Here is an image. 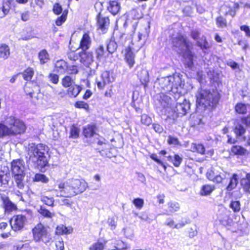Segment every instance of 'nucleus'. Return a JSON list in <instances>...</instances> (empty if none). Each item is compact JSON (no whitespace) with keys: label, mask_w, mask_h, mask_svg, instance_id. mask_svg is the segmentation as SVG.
Wrapping results in <instances>:
<instances>
[{"label":"nucleus","mask_w":250,"mask_h":250,"mask_svg":"<svg viewBox=\"0 0 250 250\" xmlns=\"http://www.w3.org/2000/svg\"><path fill=\"white\" fill-rule=\"evenodd\" d=\"M195 97L197 108L212 111L219 104L221 98V90L216 88L211 90L201 88L198 89Z\"/></svg>","instance_id":"obj_1"},{"label":"nucleus","mask_w":250,"mask_h":250,"mask_svg":"<svg viewBox=\"0 0 250 250\" xmlns=\"http://www.w3.org/2000/svg\"><path fill=\"white\" fill-rule=\"evenodd\" d=\"M58 188L59 190H56L57 197L70 198L83 192L86 188V183L79 179H71L66 184L61 182Z\"/></svg>","instance_id":"obj_2"},{"label":"nucleus","mask_w":250,"mask_h":250,"mask_svg":"<svg viewBox=\"0 0 250 250\" xmlns=\"http://www.w3.org/2000/svg\"><path fill=\"white\" fill-rule=\"evenodd\" d=\"M179 42L182 43L186 48L185 51L182 53L183 57L188 60L187 66L188 68H192L194 65V59L196 56L192 51V44L184 36V35L180 34L175 38H173L171 41V43L174 47H177V44Z\"/></svg>","instance_id":"obj_3"},{"label":"nucleus","mask_w":250,"mask_h":250,"mask_svg":"<svg viewBox=\"0 0 250 250\" xmlns=\"http://www.w3.org/2000/svg\"><path fill=\"white\" fill-rule=\"evenodd\" d=\"M164 85L162 86L167 91H171L173 93L180 95L183 89L184 83L182 82L181 76L179 74H173L163 79Z\"/></svg>","instance_id":"obj_4"},{"label":"nucleus","mask_w":250,"mask_h":250,"mask_svg":"<svg viewBox=\"0 0 250 250\" xmlns=\"http://www.w3.org/2000/svg\"><path fill=\"white\" fill-rule=\"evenodd\" d=\"M33 239L35 242L47 244L52 241V237L47 228L41 222L36 225L31 230Z\"/></svg>","instance_id":"obj_5"},{"label":"nucleus","mask_w":250,"mask_h":250,"mask_svg":"<svg viewBox=\"0 0 250 250\" xmlns=\"http://www.w3.org/2000/svg\"><path fill=\"white\" fill-rule=\"evenodd\" d=\"M8 125L9 136L24 133L26 129V126L22 121L13 117L9 118Z\"/></svg>","instance_id":"obj_6"},{"label":"nucleus","mask_w":250,"mask_h":250,"mask_svg":"<svg viewBox=\"0 0 250 250\" xmlns=\"http://www.w3.org/2000/svg\"><path fill=\"white\" fill-rule=\"evenodd\" d=\"M27 221V219L25 215L15 214L10 219L9 223L14 232H19L23 230Z\"/></svg>","instance_id":"obj_7"},{"label":"nucleus","mask_w":250,"mask_h":250,"mask_svg":"<svg viewBox=\"0 0 250 250\" xmlns=\"http://www.w3.org/2000/svg\"><path fill=\"white\" fill-rule=\"evenodd\" d=\"M96 26L98 30H100L103 34L107 32L110 24L109 16H103L99 13L96 16Z\"/></svg>","instance_id":"obj_8"},{"label":"nucleus","mask_w":250,"mask_h":250,"mask_svg":"<svg viewBox=\"0 0 250 250\" xmlns=\"http://www.w3.org/2000/svg\"><path fill=\"white\" fill-rule=\"evenodd\" d=\"M114 78L108 71L104 72L101 75L100 80H96V83L100 90H103L112 84Z\"/></svg>","instance_id":"obj_9"},{"label":"nucleus","mask_w":250,"mask_h":250,"mask_svg":"<svg viewBox=\"0 0 250 250\" xmlns=\"http://www.w3.org/2000/svg\"><path fill=\"white\" fill-rule=\"evenodd\" d=\"M106 10L113 16L119 14L121 10L119 0H109L107 2Z\"/></svg>","instance_id":"obj_10"},{"label":"nucleus","mask_w":250,"mask_h":250,"mask_svg":"<svg viewBox=\"0 0 250 250\" xmlns=\"http://www.w3.org/2000/svg\"><path fill=\"white\" fill-rule=\"evenodd\" d=\"M80 62L84 65L88 66L94 61L93 53L87 50L81 51L79 53Z\"/></svg>","instance_id":"obj_11"},{"label":"nucleus","mask_w":250,"mask_h":250,"mask_svg":"<svg viewBox=\"0 0 250 250\" xmlns=\"http://www.w3.org/2000/svg\"><path fill=\"white\" fill-rule=\"evenodd\" d=\"M124 60L127 63L129 68H132L135 63V54L132 51V48L130 46H127L125 49Z\"/></svg>","instance_id":"obj_12"},{"label":"nucleus","mask_w":250,"mask_h":250,"mask_svg":"<svg viewBox=\"0 0 250 250\" xmlns=\"http://www.w3.org/2000/svg\"><path fill=\"white\" fill-rule=\"evenodd\" d=\"M94 52L96 58L99 61L105 62L108 58L111 57L103 45H100L95 48Z\"/></svg>","instance_id":"obj_13"},{"label":"nucleus","mask_w":250,"mask_h":250,"mask_svg":"<svg viewBox=\"0 0 250 250\" xmlns=\"http://www.w3.org/2000/svg\"><path fill=\"white\" fill-rule=\"evenodd\" d=\"M23 165L20 159L13 160L11 163V171L12 175L24 174Z\"/></svg>","instance_id":"obj_14"},{"label":"nucleus","mask_w":250,"mask_h":250,"mask_svg":"<svg viewBox=\"0 0 250 250\" xmlns=\"http://www.w3.org/2000/svg\"><path fill=\"white\" fill-rule=\"evenodd\" d=\"M91 44V38L89 35V32L87 31L83 34L80 41L78 49H81V51L87 50L89 49Z\"/></svg>","instance_id":"obj_15"},{"label":"nucleus","mask_w":250,"mask_h":250,"mask_svg":"<svg viewBox=\"0 0 250 250\" xmlns=\"http://www.w3.org/2000/svg\"><path fill=\"white\" fill-rule=\"evenodd\" d=\"M98 127L95 124H88L83 127V134L86 138H91L97 134Z\"/></svg>","instance_id":"obj_16"},{"label":"nucleus","mask_w":250,"mask_h":250,"mask_svg":"<svg viewBox=\"0 0 250 250\" xmlns=\"http://www.w3.org/2000/svg\"><path fill=\"white\" fill-rule=\"evenodd\" d=\"M206 177L210 181H212L215 184H222L225 179V176L223 173H219L215 175L213 170H210L206 173Z\"/></svg>","instance_id":"obj_17"},{"label":"nucleus","mask_w":250,"mask_h":250,"mask_svg":"<svg viewBox=\"0 0 250 250\" xmlns=\"http://www.w3.org/2000/svg\"><path fill=\"white\" fill-rule=\"evenodd\" d=\"M0 200L2 202L3 207L5 212H10L18 209L16 205L12 203L8 197L1 196Z\"/></svg>","instance_id":"obj_18"},{"label":"nucleus","mask_w":250,"mask_h":250,"mask_svg":"<svg viewBox=\"0 0 250 250\" xmlns=\"http://www.w3.org/2000/svg\"><path fill=\"white\" fill-rule=\"evenodd\" d=\"M190 104L189 102L185 100L181 103H177L175 108L176 111L179 116L185 115L190 109Z\"/></svg>","instance_id":"obj_19"},{"label":"nucleus","mask_w":250,"mask_h":250,"mask_svg":"<svg viewBox=\"0 0 250 250\" xmlns=\"http://www.w3.org/2000/svg\"><path fill=\"white\" fill-rule=\"evenodd\" d=\"M248 104L242 103H237L234 106V109L236 114L245 116L248 113Z\"/></svg>","instance_id":"obj_20"},{"label":"nucleus","mask_w":250,"mask_h":250,"mask_svg":"<svg viewBox=\"0 0 250 250\" xmlns=\"http://www.w3.org/2000/svg\"><path fill=\"white\" fill-rule=\"evenodd\" d=\"M13 0H5L2 2V7L0 8V18H2L8 14L13 7Z\"/></svg>","instance_id":"obj_21"},{"label":"nucleus","mask_w":250,"mask_h":250,"mask_svg":"<svg viewBox=\"0 0 250 250\" xmlns=\"http://www.w3.org/2000/svg\"><path fill=\"white\" fill-rule=\"evenodd\" d=\"M73 228L71 227H66L61 224L58 225L55 229V234L57 235H67L72 233Z\"/></svg>","instance_id":"obj_22"},{"label":"nucleus","mask_w":250,"mask_h":250,"mask_svg":"<svg viewBox=\"0 0 250 250\" xmlns=\"http://www.w3.org/2000/svg\"><path fill=\"white\" fill-rule=\"evenodd\" d=\"M11 55L10 48L5 43L0 44V59L6 60L9 58Z\"/></svg>","instance_id":"obj_23"},{"label":"nucleus","mask_w":250,"mask_h":250,"mask_svg":"<svg viewBox=\"0 0 250 250\" xmlns=\"http://www.w3.org/2000/svg\"><path fill=\"white\" fill-rule=\"evenodd\" d=\"M240 185L245 193H250V172L246 173L241 179Z\"/></svg>","instance_id":"obj_24"},{"label":"nucleus","mask_w":250,"mask_h":250,"mask_svg":"<svg viewBox=\"0 0 250 250\" xmlns=\"http://www.w3.org/2000/svg\"><path fill=\"white\" fill-rule=\"evenodd\" d=\"M81 90L82 87L79 85L73 84L67 88L66 94L70 98H75L79 94Z\"/></svg>","instance_id":"obj_25"},{"label":"nucleus","mask_w":250,"mask_h":250,"mask_svg":"<svg viewBox=\"0 0 250 250\" xmlns=\"http://www.w3.org/2000/svg\"><path fill=\"white\" fill-rule=\"evenodd\" d=\"M238 184V175L236 173H233L229 178V184L226 187L228 191H231L235 189Z\"/></svg>","instance_id":"obj_26"},{"label":"nucleus","mask_w":250,"mask_h":250,"mask_svg":"<svg viewBox=\"0 0 250 250\" xmlns=\"http://www.w3.org/2000/svg\"><path fill=\"white\" fill-rule=\"evenodd\" d=\"M38 57L41 64L47 63L50 60L49 54L45 49H42L39 52Z\"/></svg>","instance_id":"obj_27"},{"label":"nucleus","mask_w":250,"mask_h":250,"mask_svg":"<svg viewBox=\"0 0 250 250\" xmlns=\"http://www.w3.org/2000/svg\"><path fill=\"white\" fill-rule=\"evenodd\" d=\"M191 151L194 153L204 155L206 154V148L201 143H192L191 144Z\"/></svg>","instance_id":"obj_28"},{"label":"nucleus","mask_w":250,"mask_h":250,"mask_svg":"<svg viewBox=\"0 0 250 250\" xmlns=\"http://www.w3.org/2000/svg\"><path fill=\"white\" fill-rule=\"evenodd\" d=\"M67 68V63L64 60H58L55 63L54 69L58 73H64L65 72Z\"/></svg>","instance_id":"obj_29"},{"label":"nucleus","mask_w":250,"mask_h":250,"mask_svg":"<svg viewBox=\"0 0 250 250\" xmlns=\"http://www.w3.org/2000/svg\"><path fill=\"white\" fill-rule=\"evenodd\" d=\"M215 189L213 185L206 184L203 185L200 189V194L201 196L209 195Z\"/></svg>","instance_id":"obj_30"},{"label":"nucleus","mask_w":250,"mask_h":250,"mask_svg":"<svg viewBox=\"0 0 250 250\" xmlns=\"http://www.w3.org/2000/svg\"><path fill=\"white\" fill-rule=\"evenodd\" d=\"M232 153L237 156H244L248 153L247 150L241 146L234 145L231 148Z\"/></svg>","instance_id":"obj_31"},{"label":"nucleus","mask_w":250,"mask_h":250,"mask_svg":"<svg viewBox=\"0 0 250 250\" xmlns=\"http://www.w3.org/2000/svg\"><path fill=\"white\" fill-rule=\"evenodd\" d=\"M40 200L46 206L52 208L55 206V199L52 196H48L42 194L41 195Z\"/></svg>","instance_id":"obj_32"},{"label":"nucleus","mask_w":250,"mask_h":250,"mask_svg":"<svg viewBox=\"0 0 250 250\" xmlns=\"http://www.w3.org/2000/svg\"><path fill=\"white\" fill-rule=\"evenodd\" d=\"M25 175V173L12 175L17 187L20 189H23L24 187V178Z\"/></svg>","instance_id":"obj_33"},{"label":"nucleus","mask_w":250,"mask_h":250,"mask_svg":"<svg viewBox=\"0 0 250 250\" xmlns=\"http://www.w3.org/2000/svg\"><path fill=\"white\" fill-rule=\"evenodd\" d=\"M167 158L176 167H179L183 161L182 157L177 154H174L173 156L169 155L167 157Z\"/></svg>","instance_id":"obj_34"},{"label":"nucleus","mask_w":250,"mask_h":250,"mask_svg":"<svg viewBox=\"0 0 250 250\" xmlns=\"http://www.w3.org/2000/svg\"><path fill=\"white\" fill-rule=\"evenodd\" d=\"M22 76L23 79L25 81H30L34 75V69L30 67H28L25 69L23 71L20 73Z\"/></svg>","instance_id":"obj_35"},{"label":"nucleus","mask_w":250,"mask_h":250,"mask_svg":"<svg viewBox=\"0 0 250 250\" xmlns=\"http://www.w3.org/2000/svg\"><path fill=\"white\" fill-rule=\"evenodd\" d=\"M80 133V128L76 125L73 124L70 127L69 138L71 139H77L79 137Z\"/></svg>","instance_id":"obj_36"},{"label":"nucleus","mask_w":250,"mask_h":250,"mask_svg":"<svg viewBox=\"0 0 250 250\" xmlns=\"http://www.w3.org/2000/svg\"><path fill=\"white\" fill-rule=\"evenodd\" d=\"M118 45L114 40H110L106 44V51L110 57L116 51Z\"/></svg>","instance_id":"obj_37"},{"label":"nucleus","mask_w":250,"mask_h":250,"mask_svg":"<svg viewBox=\"0 0 250 250\" xmlns=\"http://www.w3.org/2000/svg\"><path fill=\"white\" fill-rule=\"evenodd\" d=\"M39 213L46 218L51 219L55 215L54 212H51L45 207L41 206L38 210Z\"/></svg>","instance_id":"obj_38"},{"label":"nucleus","mask_w":250,"mask_h":250,"mask_svg":"<svg viewBox=\"0 0 250 250\" xmlns=\"http://www.w3.org/2000/svg\"><path fill=\"white\" fill-rule=\"evenodd\" d=\"M105 244V241L98 240L89 247V250H104Z\"/></svg>","instance_id":"obj_39"},{"label":"nucleus","mask_w":250,"mask_h":250,"mask_svg":"<svg viewBox=\"0 0 250 250\" xmlns=\"http://www.w3.org/2000/svg\"><path fill=\"white\" fill-rule=\"evenodd\" d=\"M61 84L64 88H68L75 83L71 77L66 75L62 79Z\"/></svg>","instance_id":"obj_40"},{"label":"nucleus","mask_w":250,"mask_h":250,"mask_svg":"<svg viewBox=\"0 0 250 250\" xmlns=\"http://www.w3.org/2000/svg\"><path fill=\"white\" fill-rule=\"evenodd\" d=\"M68 13V10H64L62 14L58 17L55 20V24L57 26H61L67 20V15Z\"/></svg>","instance_id":"obj_41"},{"label":"nucleus","mask_w":250,"mask_h":250,"mask_svg":"<svg viewBox=\"0 0 250 250\" xmlns=\"http://www.w3.org/2000/svg\"><path fill=\"white\" fill-rule=\"evenodd\" d=\"M111 250H130V249L126 243L119 240L116 241L114 249Z\"/></svg>","instance_id":"obj_42"},{"label":"nucleus","mask_w":250,"mask_h":250,"mask_svg":"<svg viewBox=\"0 0 250 250\" xmlns=\"http://www.w3.org/2000/svg\"><path fill=\"white\" fill-rule=\"evenodd\" d=\"M45 146L40 144L35 146L33 149V153L37 157L40 155H44Z\"/></svg>","instance_id":"obj_43"},{"label":"nucleus","mask_w":250,"mask_h":250,"mask_svg":"<svg viewBox=\"0 0 250 250\" xmlns=\"http://www.w3.org/2000/svg\"><path fill=\"white\" fill-rule=\"evenodd\" d=\"M196 44L202 50L208 49L209 48V45L205 36H202L199 40L197 41Z\"/></svg>","instance_id":"obj_44"},{"label":"nucleus","mask_w":250,"mask_h":250,"mask_svg":"<svg viewBox=\"0 0 250 250\" xmlns=\"http://www.w3.org/2000/svg\"><path fill=\"white\" fill-rule=\"evenodd\" d=\"M216 25L219 28H227L228 27V22L225 18L221 15L217 16L215 19Z\"/></svg>","instance_id":"obj_45"},{"label":"nucleus","mask_w":250,"mask_h":250,"mask_svg":"<svg viewBox=\"0 0 250 250\" xmlns=\"http://www.w3.org/2000/svg\"><path fill=\"white\" fill-rule=\"evenodd\" d=\"M33 181L34 182H41L42 183H47L49 181V179L43 174L36 173L33 178Z\"/></svg>","instance_id":"obj_46"},{"label":"nucleus","mask_w":250,"mask_h":250,"mask_svg":"<svg viewBox=\"0 0 250 250\" xmlns=\"http://www.w3.org/2000/svg\"><path fill=\"white\" fill-rule=\"evenodd\" d=\"M37 163L38 166L41 168H44L48 165V161L44 155H40L37 157Z\"/></svg>","instance_id":"obj_47"},{"label":"nucleus","mask_w":250,"mask_h":250,"mask_svg":"<svg viewBox=\"0 0 250 250\" xmlns=\"http://www.w3.org/2000/svg\"><path fill=\"white\" fill-rule=\"evenodd\" d=\"M188 223L187 222H181L178 224H175L174 220L172 219H168L165 225L167 226L172 228L179 229L185 226L186 224Z\"/></svg>","instance_id":"obj_48"},{"label":"nucleus","mask_w":250,"mask_h":250,"mask_svg":"<svg viewBox=\"0 0 250 250\" xmlns=\"http://www.w3.org/2000/svg\"><path fill=\"white\" fill-rule=\"evenodd\" d=\"M168 211L170 213H174L179 210L180 208L179 204L177 202H169L167 204Z\"/></svg>","instance_id":"obj_49"},{"label":"nucleus","mask_w":250,"mask_h":250,"mask_svg":"<svg viewBox=\"0 0 250 250\" xmlns=\"http://www.w3.org/2000/svg\"><path fill=\"white\" fill-rule=\"evenodd\" d=\"M233 131L237 137L243 135L246 132V129L241 125L235 126L233 128Z\"/></svg>","instance_id":"obj_50"},{"label":"nucleus","mask_w":250,"mask_h":250,"mask_svg":"<svg viewBox=\"0 0 250 250\" xmlns=\"http://www.w3.org/2000/svg\"><path fill=\"white\" fill-rule=\"evenodd\" d=\"M74 106L76 108L83 109L86 111H88L89 107V104L83 101H78L76 102L74 104Z\"/></svg>","instance_id":"obj_51"},{"label":"nucleus","mask_w":250,"mask_h":250,"mask_svg":"<svg viewBox=\"0 0 250 250\" xmlns=\"http://www.w3.org/2000/svg\"><path fill=\"white\" fill-rule=\"evenodd\" d=\"M167 143L169 145H173L175 146H177L181 145V144L178 139L176 137H173L171 135L168 136Z\"/></svg>","instance_id":"obj_52"},{"label":"nucleus","mask_w":250,"mask_h":250,"mask_svg":"<svg viewBox=\"0 0 250 250\" xmlns=\"http://www.w3.org/2000/svg\"><path fill=\"white\" fill-rule=\"evenodd\" d=\"M34 35L32 30H30L29 31H23L22 34L20 38V40L27 41L32 39Z\"/></svg>","instance_id":"obj_53"},{"label":"nucleus","mask_w":250,"mask_h":250,"mask_svg":"<svg viewBox=\"0 0 250 250\" xmlns=\"http://www.w3.org/2000/svg\"><path fill=\"white\" fill-rule=\"evenodd\" d=\"M241 205L239 201H232L229 204V207L234 212H238L240 210Z\"/></svg>","instance_id":"obj_54"},{"label":"nucleus","mask_w":250,"mask_h":250,"mask_svg":"<svg viewBox=\"0 0 250 250\" xmlns=\"http://www.w3.org/2000/svg\"><path fill=\"white\" fill-rule=\"evenodd\" d=\"M52 11L55 15H59L62 12V7L59 3L56 2L53 5Z\"/></svg>","instance_id":"obj_55"},{"label":"nucleus","mask_w":250,"mask_h":250,"mask_svg":"<svg viewBox=\"0 0 250 250\" xmlns=\"http://www.w3.org/2000/svg\"><path fill=\"white\" fill-rule=\"evenodd\" d=\"M132 203L135 207L139 209H141L144 205V201L140 198H136L133 200Z\"/></svg>","instance_id":"obj_56"},{"label":"nucleus","mask_w":250,"mask_h":250,"mask_svg":"<svg viewBox=\"0 0 250 250\" xmlns=\"http://www.w3.org/2000/svg\"><path fill=\"white\" fill-rule=\"evenodd\" d=\"M49 81L52 83L57 84L59 82V76L55 73H50L48 75Z\"/></svg>","instance_id":"obj_57"},{"label":"nucleus","mask_w":250,"mask_h":250,"mask_svg":"<svg viewBox=\"0 0 250 250\" xmlns=\"http://www.w3.org/2000/svg\"><path fill=\"white\" fill-rule=\"evenodd\" d=\"M6 136H9L8 126L3 124L0 123V138H2Z\"/></svg>","instance_id":"obj_58"},{"label":"nucleus","mask_w":250,"mask_h":250,"mask_svg":"<svg viewBox=\"0 0 250 250\" xmlns=\"http://www.w3.org/2000/svg\"><path fill=\"white\" fill-rule=\"evenodd\" d=\"M240 8V5L238 2H234L232 8L229 9L228 13L232 17H234L236 14V11Z\"/></svg>","instance_id":"obj_59"},{"label":"nucleus","mask_w":250,"mask_h":250,"mask_svg":"<svg viewBox=\"0 0 250 250\" xmlns=\"http://www.w3.org/2000/svg\"><path fill=\"white\" fill-rule=\"evenodd\" d=\"M150 158L153 160L154 161L156 162L158 164L161 165L165 170L167 169V167L164 164V163L161 160L158 159L157 155L155 153L151 154L149 155Z\"/></svg>","instance_id":"obj_60"},{"label":"nucleus","mask_w":250,"mask_h":250,"mask_svg":"<svg viewBox=\"0 0 250 250\" xmlns=\"http://www.w3.org/2000/svg\"><path fill=\"white\" fill-rule=\"evenodd\" d=\"M151 118L146 114H143L141 116V122L142 124L148 126L151 124Z\"/></svg>","instance_id":"obj_61"},{"label":"nucleus","mask_w":250,"mask_h":250,"mask_svg":"<svg viewBox=\"0 0 250 250\" xmlns=\"http://www.w3.org/2000/svg\"><path fill=\"white\" fill-rule=\"evenodd\" d=\"M240 121L242 124L246 126H250V113L241 117Z\"/></svg>","instance_id":"obj_62"},{"label":"nucleus","mask_w":250,"mask_h":250,"mask_svg":"<svg viewBox=\"0 0 250 250\" xmlns=\"http://www.w3.org/2000/svg\"><path fill=\"white\" fill-rule=\"evenodd\" d=\"M191 38L195 41H197L200 37V32L198 30H192L190 31Z\"/></svg>","instance_id":"obj_63"},{"label":"nucleus","mask_w":250,"mask_h":250,"mask_svg":"<svg viewBox=\"0 0 250 250\" xmlns=\"http://www.w3.org/2000/svg\"><path fill=\"white\" fill-rule=\"evenodd\" d=\"M57 250H63L64 248V243L61 238L56 241L55 243Z\"/></svg>","instance_id":"obj_64"}]
</instances>
